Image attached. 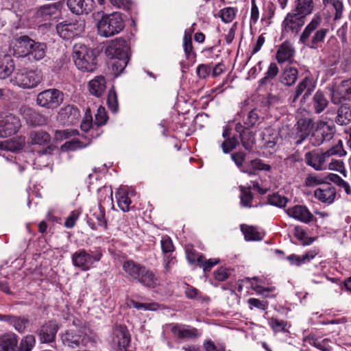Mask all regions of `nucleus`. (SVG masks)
I'll use <instances>...</instances> for the list:
<instances>
[{
	"label": "nucleus",
	"mask_w": 351,
	"mask_h": 351,
	"mask_svg": "<svg viewBox=\"0 0 351 351\" xmlns=\"http://www.w3.org/2000/svg\"><path fill=\"white\" fill-rule=\"evenodd\" d=\"M321 23L322 18L315 15L300 34V43L311 49H317L319 44L324 43L328 32L326 28L318 29Z\"/></svg>",
	"instance_id": "obj_1"
},
{
	"label": "nucleus",
	"mask_w": 351,
	"mask_h": 351,
	"mask_svg": "<svg viewBox=\"0 0 351 351\" xmlns=\"http://www.w3.org/2000/svg\"><path fill=\"white\" fill-rule=\"evenodd\" d=\"M88 332L89 329L82 325L81 321L74 320L73 324L61 334V341L64 346L71 348H80L86 346L90 341Z\"/></svg>",
	"instance_id": "obj_2"
},
{
	"label": "nucleus",
	"mask_w": 351,
	"mask_h": 351,
	"mask_svg": "<svg viewBox=\"0 0 351 351\" xmlns=\"http://www.w3.org/2000/svg\"><path fill=\"white\" fill-rule=\"evenodd\" d=\"M124 271L142 285L154 289L159 285V278L155 273L134 261H127L123 265Z\"/></svg>",
	"instance_id": "obj_3"
},
{
	"label": "nucleus",
	"mask_w": 351,
	"mask_h": 351,
	"mask_svg": "<svg viewBox=\"0 0 351 351\" xmlns=\"http://www.w3.org/2000/svg\"><path fill=\"white\" fill-rule=\"evenodd\" d=\"M129 46L122 38L111 40V74L119 76L129 61Z\"/></svg>",
	"instance_id": "obj_4"
},
{
	"label": "nucleus",
	"mask_w": 351,
	"mask_h": 351,
	"mask_svg": "<svg viewBox=\"0 0 351 351\" xmlns=\"http://www.w3.org/2000/svg\"><path fill=\"white\" fill-rule=\"evenodd\" d=\"M35 345L33 335L23 337L19 344V336L12 332L0 335V351H31Z\"/></svg>",
	"instance_id": "obj_5"
},
{
	"label": "nucleus",
	"mask_w": 351,
	"mask_h": 351,
	"mask_svg": "<svg viewBox=\"0 0 351 351\" xmlns=\"http://www.w3.org/2000/svg\"><path fill=\"white\" fill-rule=\"evenodd\" d=\"M73 59L77 69L83 72H93L97 68V56L93 49L84 45L73 47Z\"/></svg>",
	"instance_id": "obj_6"
},
{
	"label": "nucleus",
	"mask_w": 351,
	"mask_h": 351,
	"mask_svg": "<svg viewBox=\"0 0 351 351\" xmlns=\"http://www.w3.org/2000/svg\"><path fill=\"white\" fill-rule=\"evenodd\" d=\"M335 128L332 121H321L317 128L311 136L310 141L313 146H319L324 142L329 141L333 138Z\"/></svg>",
	"instance_id": "obj_7"
},
{
	"label": "nucleus",
	"mask_w": 351,
	"mask_h": 351,
	"mask_svg": "<svg viewBox=\"0 0 351 351\" xmlns=\"http://www.w3.org/2000/svg\"><path fill=\"white\" fill-rule=\"evenodd\" d=\"M85 28L84 20L62 21L56 25L58 35L64 39H71L81 34Z\"/></svg>",
	"instance_id": "obj_8"
},
{
	"label": "nucleus",
	"mask_w": 351,
	"mask_h": 351,
	"mask_svg": "<svg viewBox=\"0 0 351 351\" xmlns=\"http://www.w3.org/2000/svg\"><path fill=\"white\" fill-rule=\"evenodd\" d=\"M62 99V93L59 90L49 88L39 93L36 101L39 106L49 109L58 106Z\"/></svg>",
	"instance_id": "obj_9"
},
{
	"label": "nucleus",
	"mask_w": 351,
	"mask_h": 351,
	"mask_svg": "<svg viewBox=\"0 0 351 351\" xmlns=\"http://www.w3.org/2000/svg\"><path fill=\"white\" fill-rule=\"evenodd\" d=\"M306 18L294 10L288 12L282 22V32L297 35L306 23Z\"/></svg>",
	"instance_id": "obj_10"
},
{
	"label": "nucleus",
	"mask_w": 351,
	"mask_h": 351,
	"mask_svg": "<svg viewBox=\"0 0 351 351\" xmlns=\"http://www.w3.org/2000/svg\"><path fill=\"white\" fill-rule=\"evenodd\" d=\"M42 77L39 72L34 70L22 69L16 73V84L23 88H33L41 82Z\"/></svg>",
	"instance_id": "obj_11"
},
{
	"label": "nucleus",
	"mask_w": 351,
	"mask_h": 351,
	"mask_svg": "<svg viewBox=\"0 0 351 351\" xmlns=\"http://www.w3.org/2000/svg\"><path fill=\"white\" fill-rule=\"evenodd\" d=\"M330 91L331 101L335 105H339L343 101L350 99L351 97V79L342 80L339 83L335 82Z\"/></svg>",
	"instance_id": "obj_12"
},
{
	"label": "nucleus",
	"mask_w": 351,
	"mask_h": 351,
	"mask_svg": "<svg viewBox=\"0 0 351 351\" xmlns=\"http://www.w3.org/2000/svg\"><path fill=\"white\" fill-rule=\"evenodd\" d=\"M101 256V254L93 255L82 249L73 253L71 259L75 267H79L82 271H87L95 262L100 260Z\"/></svg>",
	"instance_id": "obj_13"
},
{
	"label": "nucleus",
	"mask_w": 351,
	"mask_h": 351,
	"mask_svg": "<svg viewBox=\"0 0 351 351\" xmlns=\"http://www.w3.org/2000/svg\"><path fill=\"white\" fill-rule=\"evenodd\" d=\"M112 341L114 351H129L128 347L131 341V335L126 326L123 325L115 326Z\"/></svg>",
	"instance_id": "obj_14"
},
{
	"label": "nucleus",
	"mask_w": 351,
	"mask_h": 351,
	"mask_svg": "<svg viewBox=\"0 0 351 351\" xmlns=\"http://www.w3.org/2000/svg\"><path fill=\"white\" fill-rule=\"evenodd\" d=\"M329 158L330 154L327 153L326 151L321 152L317 150H313L306 152L304 155L306 164L316 171L327 169V162Z\"/></svg>",
	"instance_id": "obj_15"
},
{
	"label": "nucleus",
	"mask_w": 351,
	"mask_h": 351,
	"mask_svg": "<svg viewBox=\"0 0 351 351\" xmlns=\"http://www.w3.org/2000/svg\"><path fill=\"white\" fill-rule=\"evenodd\" d=\"M21 126L19 119L12 114L0 122V138H7L16 133Z\"/></svg>",
	"instance_id": "obj_16"
},
{
	"label": "nucleus",
	"mask_w": 351,
	"mask_h": 351,
	"mask_svg": "<svg viewBox=\"0 0 351 351\" xmlns=\"http://www.w3.org/2000/svg\"><path fill=\"white\" fill-rule=\"evenodd\" d=\"M337 191L334 186L325 183L314 191L315 197L322 203L330 204L336 197Z\"/></svg>",
	"instance_id": "obj_17"
},
{
	"label": "nucleus",
	"mask_w": 351,
	"mask_h": 351,
	"mask_svg": "<svg viewBox=\"0 0 351 351\" xmlns=\"http://www.w3.org/2000/svg\"><path fill=\"white\" fill-rule=\"evenodd\" d=\"M67 5L73 14L77 15L87 14L95 7L94 0H67Z\"/></svg>",
	"instance_id": "obj_18"
},
{
	"label": "nucleus",
	"mask_w": 351,
	"mask_h": 351,
	"mask_svg": "<svg viewBox=\"0 0 351 351\" xmlns=\"http://www.w3.org/2000/svg\"><path fill=\"white\" fill-rule=\"evenodd\" d=\"M286 213L290 217L304 223H310L313 219V215L305 206L295 205L287 208Z\"/></svg>",
	"instance_id": "obj_19"
},
{
	"label": "nucleus",
	"mask_w": 351,
	"mask_h": 351,
	"mask_svg": "<svg viewBox=\"0 0 351 351\" xmlns=\"http://www.w3.org/2000/svg\"><path fill=\"white\" fill-rule=\"evenodd\" d=\"M94 19L97 21V33L100 36L108 38L110 36V14L103 12H97L93 14Z\"/></svg>",
	"instance_id": "obj_20"
},
{
	"label": "nucleus",
	"mask_w": 351,
	"mask_h": 351,
	"mask_svg": "<svg viewBox=\"0 0 351 351\" xmlns=\"http://www.w3.org/2000/svg\"><path fill=\"white\" fill-rule=\"evenodd\" d=\"M33 39L27 36H21L15 39L13 50L19 57H27Z\"/></svg>",
	"instance_id": "obj_21"
},
{
	"label": "nucleus",
	"mask_w": 351,
	"mask_h": 351,
	"mask_svg": "<svg viewBox=\"0 0 351 351\" xmlns=\"http://www.w3.org/2000/svg\"><path fill=\"white\" fill-rule=\"evenodd\" d=\"M315 88V82L313 80V79L309 77H305L297 86L295 91V95L293 99V101H296V99L304 91L305 93L303 96V98H307L314 90Z\"/></svg>",
	"instance_id": "obj_22"
},
{
	"label": "nucleus",
	"mask_w": 351,
	"mask_h": 351,
	"mask_svg": "<svg viewBox=\"0 0 351 351\" xmlns=\"http://www.w3.org/2000/svg\"><path fill=\"white\" fill-rule=\"evenodd\" d=\"M237 132L240 133L243 147L247 151H251L255 144V134L249 129L243 128L241 123L236 125Z\"/></svg>",
	"instance_id": "obj_23"
},
{
	"label": "nucleus",
	"mask_w": 351,
	"mask_h": 351,
	"mask_svg": "<svg viewBox=\"0 0 351 351\" xmlns=\"http://www.w3.org/2000/svg\"><path fill=\"white\" fill-rule=\"evenodd\" d=\"M58 330V326L54 322H49L44 324L40 330V339L43 343L52 342Z\"/></svg>",
	"instance_id": "obj_24"
},
{
	"label": "nucleus",
	"mask_w": 351,
	"mask_h": 351,
	"mask_svg": "<svg viewBox=\"0 0 351 351\" xmlns=\"http://www.w3.org/2000/svg\"><path fill=\"white\" fill-rule=\"evenodd\" d=\"M27 57L30 60L38 61L44 58L46 55L47 47L44 43L32 40Z\"/></svg>",
	"instance_id": "obj_25"
},
{
	"label": "nucleus",
	"mask_w": 351,
	"mask_h": 351,
	"mask_svg": "<svg viewBox=\"0 0 351 351\" xmlns=\"http://www.w3.org/2000/svg\"><path fill=\"white\" fill-rule=\"evenodd\" d=\"M312 127V121L310 119L304 118L298 120L296 124V130L298 139L296 140L295 144L300 145L309 135L311 128Z\"/></svg>",
	"instance_id": "obj_26"
},
{
	"label": "nucleus",
	"mask_w": 351,
	"mask_h": 351,
	"mask_svg": "<svg viewBox=\"0 0 351 351\" xmlns=\"http://www.w3.org/2000/svg\"><path fill=\"white\" fill-rule=\"evenodd\" d=\"M15 64L11 56L0 54V79H5L14 71Z\"/></svg>",
	"instance_id": "obj_27"
},
{
	"label": "nucleus",
	"mask_w": 351,
	"mask_h": 351,
	"mask_svg": "<svg viewBox=\"0 0 351 351\" xmlns=\"http://www.w3.org/2000/svg\"><path fill=\"white\" fill-rule=\"evenodd\" d=\"M88 89L91 95L101 97L106 89V80L102 75L95 77L88 82Z\"/></svg>",
	"instance_id": "obj_28"
},
{
	"label": "nucleus",
	"mask_w": 351,
	"mask_h": 351,
	"mask_svg": "<svg viewBox=\"0 0 351 351\" xmlns=\"http://www.w3.org/2000/svg\"><path fill=\"white\" fill-rule=\"evenodd\" d=\"M315 9L313 0H294L293 10L305 17L311 15Z\"/></svg>",
	"instance_id": "obj_29"
},
{
	"label": "nucleus",
	"mask_w": 351,
	"mask_h": 351,
	"mask_svg": "<svg viewBox=\"0 0 351 351\" xmlns=\"http://www.w3.org/2000/svg\"><path fill=\"white\" fill-rule=\"evenodd\" d=\"M294 53L295 50L292 45L289 42L285 41L280 45L277 51L276 60L278 63L282 64L292 58Z\"/></svg>",
	"instance_id": "obj_30"
},
{
	"label": "nucleus",
	"mask_w": 351,
	"mask_h": 351,
	"mask_svg": "<svg viewBox=\"0 0 351 351\" xmlns=\"http://www.w3.org/2000/svg\"><path fill=\"white\" fill-rule=\"evenodd\" d=\"M25 138L17 136L10 140L0 141V150L16 152L21 150L25 145Z\"/></svg>",
	"instance_id": "obj_31"
},
{
	"label": "nucleus",
	"mask_w": 351,
	"mask_h": 351,
	"mask_svg": "<svg viewBox=\"0 0 351 351\" xmlns=\"http://www.w3.org/2000/svg\"><path fill=\"white\" fill-rule=\"evenodd\" d=\"M318 254L317 250H312L306 252L304 255L300 256L296 254H291L287 256V259L291 263V265L296 266H300L302 264L309 263L313 259L315 256Z\"/></svg>",
	"instance_id": "obj_32"
},
{
	"label": "nucleus",
	"mask_w": 351,
	"mask_h": 351,
	"mask_svg": "<svg viewBox=\"0 0 351 351\" xmlns=\"http://www.w3.org/2000/svg\"><path fill=\"white\" fill-rule=\"evenodd\" d=\"M298 77V71L294 67H287L284 69L280 77V81L286 86H291L296 82Z\"/></svg>",
	"instance_id": "obj_33"
},
{
	"label": "nucleus",
	"mask_w": 351,
	"mask_h": 351,
	"mask_svg": "<svg viewBox=\"0 0 351 351\" xmlns=\"http://www.w3.org/2000/svg\"><path fill=\"white\" fill-rule=\"evenodd\" d=\"M173 334L180 339H191L197 336V330L195 328H186L175 325L172 327Z\"/></svg>",
	"instance_id": "obj_34"
},
{
	"label": "nucleus",
	"mask_w": 351,
	"mask_h": 351,
	"mask_svg": "<svg viewBox=\"0 0 351 351\" xmlns=\"http://www.w3.org/2000/svg\"><path fill=\"white\" fill-rule=\"evenodd\" d=\"M312 104L315 112L319 114L328 106V101L324 94L318 90L313 97Z\"/></svg>",
	"instance_id": "obj_35"
},
{
	"label": "nucleus",
	"mask_w": 351,
	"mask_h": 351,
	"mask_svg": "<svg viewBox=\"0 0 351 351\" xmlns=\"http://www.w3.org/2000/svg\"><path fill=\"white\" fill-rule=\"evenodd\" d=\"M29 140L33 145H47L50 143L51 136L45 131H34L30 133Z\"/></svg>",
	"instance_id": "obj_36"
},
{
	"label": "nucleus",
	"mask_w": 351,
	"mask_h": 351,
	"mask_svg": "<svg viewBox=\"0 0 351 351\" xmlns=\"http://www.w3.org/2000/svg\"><path fill=\"white\" fill-rule=\"evenodd\" d=\"M263 146L266 148L273 149L278 141V134L273 128H265L262 134Z\"/></svg>",
	"instance_id": "obj_37"
},
{
	"label": "nucleus",
	"mask_w": 351,
	"mask_h": 351,
	"mask_svg": "<svg viewBox=\"0 0 351 351\" xmlns=\"http://www.w3.org/2000/svg\"><path fill=\"white\" fill-rule=\"evenodd\" d=\"M323 4L326 8L334 12L335 21H337L342 17L344 10L342 0H328V2H324Z\"/></svg>",
	"instance_id": "obj_38"
},
{
	"label": "nucleus",
	"mask_w": 351,
	"mask_h": 351,
	"mask_svg": "<svg viewBox=\"0 0 351 351\" xmlns=\"http://www.w3.org/2000/svg\"><path fill=\"white\" fill-rule=\"evenodd\" d=\"M24 116L27 121L33 125H41L46 123V118L31 108L24 110Z\"/></svg>",
	"instance_id": "obj_39"
},
{
	"label": "nucleus",
	"mask_w": 351,
	"mask_h": 351,
	"mask_svg": "<svg viewBox=\"0 0 351 351\" xmlns=\"http://www.w3.org/2000/svg\"><path fill=\"white\" fill-rule=\"evenodd\" d=\"M124 27L123 14L119 12L111 13V36L119 34Z\"/></svg>",
	"instance_id": "obj_40"
},
{
	"label": "nucleus",
	"mask_w": 351,
	"mask_h": 351,
	"mask_svg": "<svg viewBox=\"0 0 351 351\" xmlns=\"http://www.w3.org/2000/svg\"><path fill=\"white\" fill-rule=\"evenodd\" d=\"M58 114L61 119H67L69 121L73 123L79 117L80 112L77 108L73 106L68 105L61 108Z\"/></svg>",
	"instance_id": "obj_41"
},
{
	"label": "nucleus",
	"mask_w": 351,
	"mask_h": 351,
	"mask_svg": "<svg viewBox=\"0 0 351 351\" xmlns=\"http://www.w3.org/2000/svg\"><path fill=\"white\" fill-rule=\"evenodd\" d=\"M351 121V106L348 104L342 105L337 111L336 123L346 125Z\"/></svg>",
	"instance_id": "obj_42"
},
{
	"label": "nucleus",
	"mask_w": 351,
	"mask_h": 351,
	"mask_svg": "<svg viewBox=\"0 0 351 351\" xmlns=\"http://www.w3.org/2000/svg\"><path fill=\"white\" fill-rule=\"evenodd\" d=\"M117 202L121 210L127 212L130 210L131 200L129 198L127 192L123 189H119L115 193Z\"/></svg>",
	"instance_id": "obj_43"
},
{
	"label": "nucleus",
	"mask_w": 351,
	"mask_h": 351,
	"mask_svg": "<svg viewBox=\"0 0 351 351\" xmlns=\"http://www.w3.org/2000/svg\"><path fill=\"white\" fill-rule=\"evenodd\" d=\"M241 231L247 241H260L263 239V234L254 226L241 225Z\"/></svg>",
	"instance_id": "obj_44"
},
{
	"label": "nucleus",
	"mask_w": 351,
	"mask_h": 351,
	"mask_svg": "<svg viewBox=\"0 0 351 351\" xmlns=\"http://www.w3.org/2000/svg\"><path fill=\"white\" fill-rule=\"evenodd\" d=\"M53 151V147L48 145L47 147L38 153L36 158L34 165H38V168L47 167L49 164L50 155Z\"/></svg>",
	"instance_id": "obj_45"
},
{
	"label": "nucleus",
	"mask_w": 351,
	"mask_h": 351,
	"mask_svg": "<svg viewBox=\"0 0 351 351\" xmlns=\"http://www.w3.org/2000/svg\"><path fill=\"white\" fill-rule=\"evenodd\" d=\"M6 322L12 326L19 332H23L28 324V319L24 317L11 316L6 318Z\"/></svg>",
	"instance_id": "obj_46"
},
{
	"label": "nucleus",
	"mask_w": 351,
	"mask_h": 351,
	"mask_svg": "<svg viewBox=\"0 0 351 351\" xmlns=\"http://www.w3.org/2000/svg\"><path fill=\"white\" fill-rule=\"evenodd\" d=\"M58 12V6L56 3L44 5L39 8L37 11V16L47 20L51 16L56 14Z\"/></svg>",
	"instance_id": "obj_47"
},
{
	"label": "nucleus",
	"mask_w": 351,
	"mask_h": 351,
	"mask_svg": "<svg viewBox=\"0 0 351 351\" xmlns=\"http://www.w3.org/2000/svg\"><path fill=\"white\" fill-rule=\"evenodd\" d=\"M239 189L241 191V204L242 206L250 208L252 206V202L253 199V195L250 191V186L245 187L240 186Z\"/></svg>",
	"instance_id": "obj_48"
},
{
	"label": "nucleus",
	"mask_w": 351,
	"mask_h": 351,
	"mask_svg": "<svg viewBox=\"0 0 351 351\" xmlns=\"http://www.w3.org/2000/svg\"><path fill=\"white\" fill-rule=\"evenodd\" d=\"M128 305L130 307H133L138 310H143V311H156L159 308V304L156 302L140 303V302L134 301V300H130L128 302Z\"/></svg>",
	"instance_id": "obj_49"
},
{
	"label": "nucleus",
	"mask_w": 351,
	"mask_h": 351,
	"mask_svg": "<svg viewBox=\"0 0 351 351\" xmlns=\"http://www.w3.org/2000/svg\"><path fill=\"white\" fill-rule=\"evenodd\" d=\"M220 262L219 258H210L205 260L203 255L197 257V264L202 267L204 272L210 271L213 267L217 265Z\"/></svg>",
	"instance_id": "obj_50"
},
{
	"label": "nucleus",
	"mask_w": 351,
	"mask_h": 351,
	"mask_svg": "<svg viewBox=\"0 0 351 351\" xmlns=\"http://www.w3.org/2000/svg\"><path fill=\"white\" fill-rule=\"evenodd\" d=\"M183 47L186 58L189 59L191 57H195V55L193 52L191 35V33H188L186 30L185 31L183 38Z\"/></svg>",
	"instance_id": "obj_51"
},
{
	"label": "nucleus",
	"mask_w": 351,
	"mask_h": 351,
	"mask_svg": "<svg viewBox=\"0 0 351 351\" xmlns=\"http://www.w3.org/2000/svg\"><path fill=\"white\" fill-rule=\"evenodd\" d=\"M326 183V179L319 175L308 174L305 179V184L308 187H314Z\"/></svg>",
	"instance_id": "obj_52"
},
{
	"label": "nucleus",
	"mask_w": 351,
	"mask_h": 351,
	"mask_svg": "<svg viewBox=\"0 0 351 351\" xmlns=\"http://www.w3.org/2000/svg\"><path fill=\"white\" fill-rule=\"evenodd\" d=\"M315 348L322 351H331L332 346L331 341L329 339H324L318 340L317 339H312L311 342Z\"/></svg>",
	"instance_id": "obj_53"
},
{
	"label": "nucleus",
	"mask_w": 351,
	"mask_h": 351,
	"mask_svg": "<svg viewBox=\"0 0 351 351\" xmlns=\"http://www.w3.org/2000/svg\"><path fill=\"white\" fill-rule=\"evenodd\" d=\"M279 69L277 64L272 62L269 64V68L265 73V75L260 82L261 84H265L267 81L274 79L278 73Z\"/></svg>",
	"instance_id": "obj_54"
},
{
	"label": "nucleus",
	"mask_w": 351,
	"mask_h": 351,
	"mask_svg": "<svg viewBox=\"0 0 351 351\" xmlns=\"http://www.w3.org/2000/svg\"><path fill=\"white\" fill-rule=\"evenodd\" d=\"M161 249L164 255L171 254L175 250L171 239L168 236H165L160 241Z\"/></svg>",
	"instance_id": "obj_55"
},
{
	"label": "nucleus",
	"mask_w": 351,
	"mask_h": 351,
	"mask_svg": "<svg viewBox=\"0 0 351 351\" xmlns=\"http://www.w3.org/2000/svg\"><path fill=\"white\" fill-rule=\"evenodd\" d=\"M269 325L275 332L286 331L287 322L271 317L269 320Z\"/></svg>",
	"instance_id": "obj_56"
},
{
	"label": "nucleus",
	"mask_w": 351,
	"mask_h": 351,
	"mask_svg": "<svg viewBox=\"0 0 351 351\" xmlns=\"http://www.w3.org/2000/svg\"><path fill=\"white\" fill-rule=\"evenodd\" d=\"M293 234L298 239L302 241L305 245H310L314 241L312 238L308 237L306 236V232L300 226L295 227Z\"/></svg>",
	"instance_id": "obj_57"
},
{
	"label": "nucleus",
	"mask_w": 351,
	"mask_h": 351,
	"mask_svg": "<svg viewBox=\"0 0 351 351\" xmlns=\"http://www.w3.org/2000/svg\"><path fill=\"white\" fill-rule=\"evenodd\" d=\"M89 142L83 143L79 139H73L71 141H66L62 146V149L65 150H75L77 148H82L86 147Z\"/></svg>",
	"instance_id": "obj_58"
},
{
	"label": "nucleus",
	"mask_w": 351,
	"mask_h": 351,
	"mask_svg": "<svg viewBox=\"0 0 351 351\" xmlns=\"http://www.w3.org/2000/svg\"><path fill=\"white\" fill-rule=\"evenodd\" d=\"M288 199L278 194H273L268 197V202L274 206L284 207L286 206Z\"/></svg>",
	"instance_id": "obj_59"
},
{
	"label": "nucleus",
	"mask_w": 351,
	"mask_h": 351,
	"mask_svg": "<svg viewBox=\"0 0 351 351\" xmlns=\"http://www.w3.org/2000/svg\"><path fill=\"white\" fill-rule=\"evenodd\" d=\"M107 120L108 115L105 108L102 106L99 107L95 115V123L97 125H103L106 123Z\"/></svg>",
	"instance_id": "obj_60"
},
{
	"label": "nucleus",
	"mask_w": 351,
	"mask_h": 351,
	"mask_svg": "<svg viewBox=\"0 0 351 351\" xmlns=\"http://www.w3.org/2000/svg\"><path fill=\"white\" fill-rule=\"evenodd\" d=\"M176 257L173 256L171 254L164 255L162 265L165 269V273H169L171 268L176 264Z\"/></svg>",
	"instance_id": "obj_61"
},
{
	"label": "nucleus",
	"mask_w": 351,
	"mask_h": 351,
	"mask_svg": "<svg viewBox=\"0 0 351 351\" xmlns=\"http://www.w3.org/2000/svg\"><path fill=\"white\" fill-rule=\"evenodd\" d=\"M236 11L232 8H226L220 11V17L225 23L231 22L235 17Z\"/></svg>",
	"instance_id": "obj_62"
},
{
	"label": "nucleus",
	"mask_w": 351,
	"mask_h": 351,
	"mask_svg": "<svg viewBox=\"0 0 351 351\" xmlns=\"http://www.w3.org/2000/svg\"><path fill=\"white\" fill-rule=\"evenodd\" d=\"M258 119V115L256 111L254 110L250 111L247 117L243 121V128L249 129L250 128L253 127L257 122Z\"/></svg>",
	"instance_id": "obj_63"
},
{
	"label": "nucleus",
	"mask_w": 351,
	"mask_h": 351,
	"mask_svg": "<svg viewBox=\"0 0 351 351\" xmlns=\"http://www.w3.org/2000/svg\"><path fill=\"white\" fill-rule=\"evenodd\" d=\"M247 303L250 305V309L252 308H256L260 310L265 311L268 307V302L261 300L257 298H251L247 300Z\"/></svg>",
	"instance_id": "obj_64"
}]
</instances>
